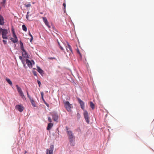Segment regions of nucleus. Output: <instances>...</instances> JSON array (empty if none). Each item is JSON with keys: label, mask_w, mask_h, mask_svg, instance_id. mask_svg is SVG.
I'll list each match as a JSON object with an SVG mask.
<instances>
[{"label": "nucleus", "mask_w": 154, "mask_h": 154, "mask_svg": "<svg viewBox=\"0 0 154 154\" xmlns=\"http://www.w3.org/2000/svg\"><path fill=\"white\" fill-rule=\"evenodd\" d=\"M66 133L69 136V138L70 142L72 143L73 140L75 139V137L71 130H69V128L67 127H66Z\"/></svg>", "instance_id": "f257e3e1"}, {"label": "nucleus", "mask_w": 154, "mask_h": 154, "mask_svg": "<svg viewBox=\"0 0 154 154\" xmlns=\"http://www.w3.org/2000/svg\"><path fill=\"white\" fill-rule=\"evenodd\" d=\"M65 107L68 112L71 111V108L72 107V105L68 101H63Z\"/></svg>", "instance_id": "f03ea898"}, {"label": "nucleus", "mask_w": 154, "mask_h": 154, "mask_svg": "<svg viewBox=\"0 0 154 154\" xmlns=\"http://www.w3.org/2000/svg\"><path fill=\"white\" fill-rule=\"evenodd\" d=\"M20 48L22 51V56L25 58H28V56L26 52L24 50L23 46V44L22 42L20 41Z\"/></svg>", "instance_id": "7ed1b4c3"}, {"label": "nucleus", "mask_w": 154, "mask_h": 154, "mask_svg": "<svg viewBox=\"0 0 154 154\" xmlns=\"http://www.w3.org/2000/svg\"><path fill=\"white\" fill-rule=\"evenodd\" d=\"M2 32V38L3 39H7V30L6 29H3L1 28H0V32Z\"/></svg>", "instance_id": "20e7f679"}, {"label": "nucleus", "mask_w": 154, "mask_h": 154, "mask_svg": "<svg viewBox=\"0 0 154 154\" xmlns=\"http://www.w3.org/2000/svg\"><path fill=\"white\" fill-rule=\"evenodd\" d=\"M12 32L13 33V38H11V40L14 43L17 42H18L17 38L14 30H12Z\"/></svg>", "instance_id": "39448f33"}, {"label": "nucleus", "mask_w": 154, "mask_h": 154, "mask_svg": "<svg viewBox=\"0 0 154 154\" xmlns=\"http://www.w3.org/2000/svg\"><path fill=\"white\" fill-rule=\"evenodd\" d=\"M84 116L86 122L88 124L89 123V119L88 117V113L86 111H85L84 112Z\"/></svg>", "instance_id": "423d86ee"}, {"label": "nucleus", "mask_w": 154, "mask_h": 154, "mask_svg": "<svg viewBox=\"0 0 154 154\" xmlns=\"http://www.w3.org/2000/svg\"><path fill=\"white\" fill-rule=\"evenodd\" d=\"M54 148V146L53 145H51L50 146L49 149H47L46 154H53Z\"/></svg>", "instance_id": "0eeeda50"}, {"label": "nucleus", "mask_w": 154, "mask_h": 154, "mask_svg": "<svg viewBox=\"0 0 154 154\" xmlns=\"http://www.w3.org/2000/svg\"><path fill=\"white\" fill-rule=\"evenodd\" d=\"M15 107L16 109H17L20 112H22L24 109L23 106L21 105H17Z\"/></svg>", "instance_id": "6e6552de"}, {"label": "nucleus", "mask_w": 154, "mask_h": 154, "mask_svg": "<svg viewBox=\"0 0 154 154\" xmlns=\"http://www.w3.org/2000/svg\"><path fill=\"white\" fill-rule=\"evenodd\" d=\"M77 100L78 101L79 103L80 104L81 108L82 109L84 110L85 108L84 102L79 98H77Z\"/></svg>", "instance_id": "1a4fd4ad"}, {"label": "nucleus", "mask_w": 154, "mask_h": 154, "mask_svg": "<svg viewBox=\"0 0 154 154\" xmlns=\"http://www.w3.org/2000/svg\"><path fill=\"white\" fill-rule=\"evenodd\" d=\"M66 48L68 52L70 53H72V48L68 42H67V45L66 46Z\"/></svg>", "instance_id": "9d476101"}, {"label": "nucleus", "mask_w": 154, "mask_h": 154, "mask_svg": "<svg viewBox=\"0 0 154 154\" xmlns=\"http://www.w3.org/2000/svg\"><path fill=\"white\" fill-rule=\"evenodd\" d=\"M43 21L44 23H45V24L49 28L50 27V26L49 25L47 19V18L46 17H42Z\"/></svg>", "instance_id": "9b49d317"}, {"label": "nucleus", "mask_w": 154, "mask_h": 154, "mask_svg": "<svg viewBox=\"0 0 154 154\" xmlns=\"http://www.w3.org/2000/svg\"><path fill=\"white\" fill-rule=\"evenodd\" d=\"M26 63L28 66L29 67L31 68L32 67V64L31 61L28 59L26 60Z\"/></svg>", "instance_id": "f8f14e48"}, {"label": "nucleus", "mask_w": 154, "mask_h": 154, "mask_svg": "<svg viewBox=\"0 0 154 154\" xmlns=\"http://www.w3.org/2000/svg\"><path fill=\"white\" fill-rule=\"evenodd\" d=\"M4 24V19L3 17L1 15H0V25H3Z\"/></svg>", "instance_id": "ddd939ff"}, {"label": "nucleus", "mask_w": 154, "mask_h": 154, "mask_svg": "<svg viewBox=\"0 0 154 154\" xmlns=\"http://www.w3.org/2000/svg\"><path fill=\"white\" fill-rule=\"evenodd\" d=\"M52 118L54 121H57L58 119V116L57 115L54 114L52 115Z\"/></svg>", "instance_id": "4468645a"}, {"label": "nucleus", "mask_w": 154, "mask_h": 154, "mask_svg": "<svg viewBox=\"0 0 154 154\" xmlns=\"http://www.w3.org/2000/svg\"><path fill=\"white\" fill-rule=\"evenodd\" d=\"M53 123H50L48 124L47 127V130H50L51 128L53 127Z\"/></svg>", "instance_id": "2eb2a0df"}, {"label": "nucleus", "mask_w": 154, "mask_h": 154, "mask_svg": "<svg viewBox=\"0 0 154 154\" xmlns=\"http://www.w3.org/2000/svg\"><path fill=\"white\" fill-rule=\"evenodd\" d=\"M38 71L42 75L44 74L43 71L42 69L40 67L38 66L37 67Z\"/></svg>", "instance_id": "dca6fc26"}, {"label": "nucleus", "mask_w": 154, "mask_h": 154, "mask_svg": "<svg viewBox=\"0 0 154 154\" xmlns=\"http://www.w3.org/2000/svg\"><path fill=\"white\" fill-rule=\"evenodd\" d=\"M30 102L31 103V104H32V106L33 107H35L36 106L35 103L33 99L32 98L31 99H30Z\"/></svg>", "instance_id": "f3484780"}, {"label": "nucleus", "mask_w": 154, "mask_h": 154, "mask_svg": "<svg viewBox=\"0 0 154 154\" xmlns=\"http://www.w3.org/2000/svg\"><path fill=\"white\" fill-rule=\"evenodd\" d=\"M6 80L11 85H12V83L11 81L9 79L6 78Z\"/></svg>", "instance_id": "a211bd4d"}, {"label": "nucleus", "mask_w": 154, "mask_h": 154, "mask_svg": "<svg viewBox=\"0 0 154 154\" xmlns=\"http://www.w3.org/2000/svg\"><path fill=\"white\" fill-rule=\"evenodd\" d=\"M6 0H3L2 2H1V4H2V7H5V3H6Z\"/></svg>", "instance_id": "6ab92c4d"}, {"label": "nucleus", "mask_w": 154, "mask_h": 154, "mask_svg": "<svg viewBox=\"0 0 154 154\" xmlns=\"http://www.w3.org/2000/svg\"><path fill=\"white\" fill-rule=\"evenodd\" d=\"M90 106L92 109H94V105L92 102H90Z\"/></svg>", "instance_id": "aec40b11"}, {"label": "nucleus", "mask_w": 154, "mask_h": 154, "mask_svg": "<svg viewBox=\"0 0 154 154\" xmlns=\"http://www.w3.org/2000/svg\"><path fill=\"white\" fill-rule=\"evenodd\" d=\"M18 92L19 94H20V96L22 97L23 98V97H24V95L23 94V92L21 90H20V91H19Z\"/></svg>", "instance_id": "412c9836"}, {"label": "nucleus", "mask_w": 154, "mask_h": 154, "mask_svg": "<svg viewBox=\"0 0 154 154\" xmlns=\"http://www.w3.org/2000/svg\"><path fill=\"white\" fill-rule=\"evenodd\" d=\"M22 26L23 30L25 32L26 31L27 28L26 26L24 25H23Z\"/></svg>", "instance_id": "4be33fe9"}, {"label": "nucleus", "mask_w": 154, "mask_h": 154, "mask_svg": "<svg viewBox=\"0 0 154 154\" xmlns=\"http://www.w3.org/2000/svg\"><path fill=\"white\" fill-rule=\"evenodd\" d=\"M77 52L79 54L80 58H82V54H81L78 48H77Z\"/></svg>", "instance_id": "5701e85b"}, {"label": "nucleus", "mask_w": 154, "mask_h": 154, "mask_svg": "<svg viewBox=\"0 0 154 154\" xmlns=\"http://www.w3.org/2000/svg\"><path fill=\"white\" fill-rule=\"evenodd\" d=\"M41 97L42 98V99L43 100H44L43 98V96H44V93L42 92H41Z\"/></svg>", "instance_id": "b1692460"}, {"label": "nucleus", "mask_w": 154, "mask_h": 154, "mask_svg": "<svg viewBox=\"0 0 154 154\" xmlns=\"http://www.w3.org/2000/svg\"><path fill=\"white\" fill-rule=\"evenodd\" d=\"M16 87H17V90L18 91L21 90V88L19 87L18 85H16Z\"/></svg>", "instance_id": "393cba45"}, {"label": "nucleus", "mask_w": 154, "mask_h": 154, "mask_svg": "<svg viewBox=\"0 0 154 154\" xmlns=\"http://www.w3.org/2000/svg\"><path fill=\"white\" fill-rule=\"evenodd\" d=\"M25 5V7L27 8L31 6V4L30 3H29L27 5Z\"/></svg>", "instance_id": "a878e982"}, {"label": "nucleus", "mask_w": 154, "mask_h": 154, "mask_svg": "<svg viewBox=\"0 0 154 154\" xmlns=\"http://www.w3.org/2000/svg\"><path fill=\"white\" fill-rule=\"evenodd\" d=\"M48 121L50 122L51 123L52 122V119L50 117H48Z\"/></svg>", "instance_id": "bb28decb"}, {"label": "nucleus", "mask_w": 154, "mask_h": 154, "mask_svg": "<svg viewBox=\"0 0 154 154\" xmlns=\"http://www.w3.org/2000/svg\"><path fill=\"white\" fill-rule=\"evenodd\" d=\"M27 95L28 97L29 98V100L31 99L32 98L29 95V93L27 91Z\"/></svg>", "instance_id": "cd10ccee"}, {"label": "nucleus", "mask_w": 154, "mask_h": 154, "mask_svg": "<svg viewBox=\"0 0 154 154\" xmlns=\"http://www.w3.org/2000/svg\"><path fill=\"white\" fill-rule=\"evenodd\" d=\"M59 47L60 48V49L62 51H63L64 50L63 48L60 45L59 46Z\"/></svg>", "instance_id": "c85d7f7f"}, {"label": "nucleus", "mask_w": 154, "mask_h": 154, "mask_svg": "<svg viewBox=\"0 0 154 154\" xmlns=\"http://www.w3.org/2000/svg\"><path fill=\"white\" fill-rule=\"evenodd\" d=\"M38 83V84L39 86H40V85H41V82L38 80L37 81Z\"/></svg>", "instance_id": "c756f323"}, {"label": "nucleus", "mask_w": 154, "mask_h": 154, "mask_svg": "<svg viewBox=\"0 0 154 154\" xmlns=\"http://www.w3.org/2000/svg\"><path fill=\"white\" fill-rule=\"evenodd\" d=\"M76 131H79V132H80L81 131V129L80 128H78L76 129Z\"/></svg>", "instance_id": "7c9ffc66"}, {"label": "nucleus", "mask_w": 154, "mask_h": 154, "mask_svg": "<svg viewBox=\"0 0 154 154\" xmlns=\"http://www.w3.org/2000/svg\"><path fill=\"white\" fill-rule=\"evenodd\" d=\"M63 6L64 7V10L65 9V8H66V4L65 3H64L63 4Z\"/></svg>", "instance_id": "2f4dec72"}, {"label": "nucleus", "mask_w": 154, "mask_h": 154, "mask_svg": "<svg viewBox=\"0 0 154 154\" xmlns=\"http://www.w3.org/2000/svg\"><path fill=\"white\" fill-rule=\"evenodd\" d=\"M29 15L26 14V18L28 20H29Z\"/></svg>", "instance_id": "473e14b6"}, {"label": "nucleus", "mask_w": 154, "mask_h": 154, "mask_svg": "<svg viewBox=\"0 0 154 154\" xmlns=\"http://www.w3.org/2000/svg\"><path fill=\"white\" fill-rule=\"evenodd\" d=\"M19 58L22 61H23V57L22 56H19Z\"/></svg>", "instance_id": "72a5a7b5"}, {"label": "nucleus", "mask_w": 154, "mask_h": 154, "mask_svg": "<svg viewBox=\"0 0 154 154\" xmlns=\"http://www.w3.org/2000/svg\"><path fill=\"white\" fill-rule=\"evenodd\" d=\"M3 42L4 44H6L7 43V41L5 40H3Z\"/></svg>", "instance_id": "f704fd0d"}, {"label": "nucleus", "mask_w": 154, "mask_h": 154, "mask_svg": "<svg viewBox=\"0 0 154 154\" xmlns=\"http://www.w3.org/2000/svg\"><path fill=\"white\" fill-rule=\"evenodd\" d=\"M48 59H51V60H53V59H55V58L51 57H49Z\"/></svg>", "instance_id": "c9c22d12"}, {"label": "nucleus", "mask_w": 154, "mask_h": 154, "mask_svg": "<svg viewBox=\"0 0 154 154\" xmlns=\"http://www.w3.org/2000/svg\"><path fill=\"white\" fill-rule=\"evenodd\" d=\"M29 35L31 37H33L32 35L31 34L30 32H29Z\"/></svg>", "instance_id": "e433bc0d"}, {"label": "nucleus", "mask_w": 154, "mask_h": 154, "mask_svg": "<svg viewBox=\"0 0 154 154\" xmlns=\"http://www.w3.org/2000/svg\"><path fill=\"white\" fill-rule=\"evenodd\" d=\"M33 39V37H31V38L30 39V42H32V40Z\"/></svg>", "instance_id": "4c0bfd02"}, {"label": "nucleus", "mask_w": 154, "mask_h": 154, "mask_svg": "<svg viewBox=\"0 0 154 154\" xmlns=\"http://www.w3.org/2000/svg\"><path fill=\"white\" fill-rule=\"evenodd\" d=\"M57 41V43H58V45L59 46H60V43L58 41V40Z\"/></svg>", "instance_id": "58836bf2"}, {"label": "nucleus", "mask_w": 154, "mask_h": 154, "mask_svg": "<svg viewBox=\"0 0 154 154\" xmlns=\"http://www.w3.org/2000/svg\"><path fill=\"white\" fill-rule=\"evenodd\" d=\"M45 104L48 107L49 106V105L48 103H45Z\"/></svg>", "instance_id": "ea45409f"}, {"label": "nucleus", "mask_w": 154, "mask_h": 154, "mask_svg": "<svg viewBox=\"0 0 154 154\" xmlns=\"http://www.w3.org/2000/svg\"><path fill=\"white\" fill-rule=\"evenodd\" d=\"M33 73H34V74L36 76V73H35V72H33Z\"/></svg>", "instance_id": "a19ab883"}, {"label": "nucleus", "mask_w": 154, "mask_h": 154, "mask_svg": "<svg viewBox=\"0 0 154 154\" xmlns=\"http://www.w3.org/2000/svg\"><path fill=\"white\" fill-rule=\"evenodd\" d=\"M29 11H28L27 13V15H29Z\"/></svg>", "instance_id": "79ce46f5"}, {"label": "nucleus", "mask_w": 154, "mask_h": 154, "mask_svg": "<svg viewBox=\"0 0 154 154\" xmlns=\"http://www.w3.org/2000/svg\"><path fill=\"white\" fill-rule=\"evenodd\" d=\"M40 13L41 14H43V13L42 12H40Z\"/></svg>", "instance_id": "37998d69"}, {"label": "nucleus", "mask_w": 154, "mask_h": 154, "mask_svg": "<svg viewBox=\"0 0 154 154\" xmlns=\"http://www.w3.org/2000/svg\"><path fill=\"white\" fill-rule=\"evenodd\" d=\"M23 64H24V66H25V65L23 63Z\"/></svg>", "instance_id": "c03bdc74"}]
</instances>
